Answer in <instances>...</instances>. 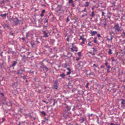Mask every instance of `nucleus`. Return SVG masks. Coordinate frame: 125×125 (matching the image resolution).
Here are the masks:
<instances>
[{
  "instance_id": "obj_1",
  "label": "nucleus",
  "mask_w": 125,
  "mask_h": 125,
  "mask_svg": "<svg viewBox=\"0 0 125 125\" xmlns=\"http://www.w3.org/2000/svg\"><path fill=\"white\" fill-rule=\"evenodd\" d=\"M40 67L43 70V71L45 73V75H46V73L49 70V69L42 63H41Z\"/></svg>"
},
{
  "instance_id": "obj_2",
  "label": "nucleus",
  "mask_w": 125,
  "mask_h": 125,
  "mask_svg": "<svg viewBox=\"0 0 125 125\" xmlns=\"http://www.w3.org/2000/svg\"><path fill=\"white\" fill-rule=\"evenodd\" d=\"M70 112H67L66 111H64L63 113V117L65 119H68L70 117Z\"/></svg>"
},
{
  "instance_id": "obj_3",
  "label": "nucleus",
  "mask_w": 125,
  "mask_h": 125,
  "mask_svg": "<svg viewBox=\"0 0 125 125\" xmlns=\"http://www.w3.org/2000/svg\"><path fill=\"white\" fill-rule=\"evenodd\" d=\"M86 63V62L84 61H80L77 64V65L78 67L81 68H82L84 66Z\"/></svg>"
},
{
  "instance_id": "obj_4",
  "label": "nucleus",
  "mask_w": 125,
  "mask_h": 125,
  "mask_svg": "<svg viewBox=\"0 0 125 125\" xmlns=\"http://www.w3.org/2000/svg\"><path fill=\"white\" fill-rule=\"evenodd\" d=\"M114 28L116 31L118 32L121 31V27L119 26V24L118 23L115 25Z\"/></svg>"
},
{
  "instance_id": "obj_5",
  "label": "nucleus",
  "mask_w": 125,
  "mask_h": 125,
  "mask_svg": "<svg viewBox=\"0 0 125 125\" xmlns=\"http://www.w3.org/2000/svg\"><path fill=\"white\" fill-rule=\"evenodd\" d=\"M113 36L111 34V33L109 35H108L106 37V40L109 41H111V42H112V40L113 39Z\"/></svg>"
},
{
  "instance_id": "obj_6",
  "label": "nucleus",
  "mask_w": 125,
  "mask_h": 125,
  "mask_svg": "<svg viewBox=\"0 0 125 125\" xmlns=\"http://www.w3.org/2000/svg\"><path fill=\"white\" fill-rule=\"evenodd\" d=\"M24 71V70L22 69H19L18 70L16 73V74H20L21 75L22 74L23 72Z\"/></svg>"
},
{
  "instance_id": "obj_7",
  "label": "nucleus",
  "mask_w": 125,
  "mask_h": 125,
  "mask_svg": "<svg viewBox=\"0 0 125 125\" xmlns=\"http://www.w3.org/2000/svg\"><path fill=\"white\" fill-rule=\"evenodd\" d=\"M66 106L65 107V108L66 109L64 111H66L67 112H70V111L71 109V106L66 105Z\"/></svg>"
},
{
  "instance_id": "obj_8",
  "label": "nucleus",
  "mask_w": 125,
  "mask_h": 125,
  "mask_svg": "<svg viewBox=\"0 0 125 125\" xmlns=\"http://www.w3.org/2000/svg\"><path fill=\"white\" fill-rule=\"evenodd\" d=\"M3 26L4 28H7L9 29H10V28L9 24L4 23Z\"/></svg>"
},
{
  "instance_id": "obj_9",
  "label": "nucleus",
  "mask_w": 125,
  "mask_h": 125,
  "mask_svg": "<svg viewBox=\"0 0 125 125\" xmlns=\"http://www.w3.org/2000/svg\"><path fill=\"white\" fill-rule=\"evenodd\" d=\"M58 81L57 80H56L55 81V83L53 85V88L55 89H57L58 88V86L57 83Z\"/></svg>"
},
{
  "instance_id": "obj_10",
  "label": "nucleus",
  "mask_w": 125,
  "mask_h": 125,
  "mask_svg": "<svg viewBox=\"0 0 125 125\" xmlns=\"http://www.w3.org/2000/svg\"><path fill=\"white\" fill-rule=\"evenodd\" d=\"M16 20L14 21V23L15 25H17L19 24L20 21L17 17H16Z\"/></svg>"
},
{
  "instance_id": "obj_11",
  "label": "nucleus",
  "mask_w": 125,
  "mask_h": 125,
  "mask_svg": "<svg viewBox=\"0 0 125 125\" xmlns=\"http://www.w3.org/2000/svg\"><path fill=\"white\" fill-rule=\"evenodd\" d=\"M13 63L10 66L9 68H11V67H13L15 66L17 63V61H12Z\"/></svg>"
},
{
  "instance_id": "obj_12",
  "label": "nucleus",
  "mask_w": 125,
  "mask_h": 125,
  "mask_svg": "<svg viewBox=\"0 0 125 125\" xmlns=\"http://www.w3.org/2000/svg\"><path fill=\"white\" fill-rule=\"evenodd\" d=\"M18 85V82L17 81L14 82L12 83V86L14 88H16Z\"/></svg>"
},
{
  "instance_id": "obj_13",
  "label": "nucleus",
  "mask_w": 125,
  "mask_h": 125,
  "mask_svg": "<svg viewBox=\"0 0 125 125\" xmlns=\"http://www.w3.org/2000/svg\"><path fill=\"white\" fill-rule=\"evenodd\" d=\"M120 100L122 101L121 103V106L125 105V100L123 99H121Z\"/></svg>"
},
{
  "instance_id": "obj_14",
  "label": "nucleus",
  "mask_w": 125,
  "mask_h": 125,
  "mask_svg": "<svg viewBox=\"0 0 125 125\" xmlns=\"http://www.w3.org/2000/svg\"><path fill=\"white\" fill-rule=\"evenodd\" d=\"M52 100V102L53 103L52 105V106H54L55 104H57L58 101L57 99H53Z\"/></svg>"
},
{
  "instance_id": "obj_15",
  "label": "nucleus",
  "mask_w": 125,
  "mask_h": 125,
  "mask_svg": "<svg viewBox=\"0 0 125 125\" xmlns=\"http://www.w3.org/2000/svg\"><path fill=\"white\" fill-rule=\"evenodd\" d=\"M42 31L43 33L44 34L43 36V37L45 38L48 37L49 36L48 35V33L45 31Z\"/></svg>"
},
{
  "instance_id": "obj_16",
  "label": "nucleus",
  "mask_w": 125,
  "mask_h": 125,
  "mask_svg": "<svg viewBox=\"0 0 125 125\" xmlns=\"http://www.w3.org/2000/svg\"><path fill=\"white\" fill-rule=\"evenodd\" d=\"M97 32L96 31H91L90 33L92 36H93L97 34Z\"/></svg>"
},
{
  "instance_id": "obj_17",
  "label": "nucleus",
  "mask_w": 125,
  "mask_h": 125,
  "mask_svg": "<svg viewBox=\"0 0 125 125\" xmlns=\"http://www.w3.org/2000/svg\"><path fill=\"white\" fill-rule=\"evenodd\" d=\"M5 1L4 0H0V4L2 6H4L5 5Z\"/></svg>"
},
{
  "instance_id": "obj_18",
  "label": "nucleus",
  "mask_w": 125,
  "mask_h": 125,
  "mask_svg": "<svg viewBox=\"0 0 125 125\" xmlns=\"http://www.w3.org/2000/svg\"><path fill=\"white\" fill-rule=\"evenodd\" d=\"M95 15L94 13V11H92L91 14H89V16L90 17H94Z\"/></svg>"
},
{
  "instance_id": "obj_19",
  "label": "nucleus",
  "mask_w": 125,
  "mask_h": 125,
  "mask_svg": "<svg viewBox=\"0 0 125 125\" xmlns=\"http://www.w3.org/2000/svg\"><path fill=\"white\" fill-rule=\"evenodd\" d=\"M68 56L69 59H70L71 57L72 56V54L69 52H68L67 54Z\"/></svg>"
},
{
  "instance_id": "obj_20",
  "label": "nucleus",
  "mask_w": 125,
  "mask_h": 125,
  "mask_svg": "<svg viewBox=\"0 0 125 125\" xmlns=\"http://www.w3.org/2000/svg\"><path fill=\"white\" fill-rule=\"evenodd\" d=\"M7 14L6 13L4 14H1L0 15V16H1L3 19H5L6 18V16Z\"/></svg>"
},
{
  "instance_id": "obj_21",
  "label": "nucleus",
  "mask_w": 125,
  "mask_h": 125,
  "mask_svg": "<svg viewBox=\"0 0 125 125\" xmlns=\"http://www.w3.org/2000/svg\"><path fill=\"white\" fill-rule=\"evenodd\" d=\"M111 66H108L106 67L107 72V73H109L110 72V71L109 69L110 68Z\"/></svg>"
},
{
  "instance_id": "obj_22",
  "label": "nucleus",
  "mask_w": 125,
  "mask_h": 125,
  "mask_svg": "<svg viewBox=\"0 0 125 125\" xmlns=\"http://www.w3.org/2000/svg\"><path fill=\"white\" fill-rule=\"evenodd\" d=\"M66 86L67 88L69 89L70 90V89L73 87V85L68 84L66 85Z\"/></svg>"
},
{
  "instance_id": "obj_23",
  "label": "nucleus",
  "mask_w": 125,
  "mask_h": 125,
  "mask_svg": "<svg viewBox=\"0 0 125 125\" xmlns=\"http://www.w3.org/2000/svg\"><path fill=\"white\" fill-rule=\"evenodd\" d=\"M88 116L90 119H91L93 118L94 116V115L93 114H88Z\"/></svg>"
},
{
  "instance_id": "obj_24",
  "label": "nucleus",
  "mask_w": 125,
  "mask_h": 125,
  "mask_svg": "<svg viewBox=\"0 0 125 125\" xmlns=\"http://www.w3.org/2000/svg\"><path fill=\"white\" fill-rule=\"evenodd\" d=\"M66 75L64 73H62L59 75V76L61 77L62 78L64 79Z\"/></svg>"
},
{
  "instance_id": "obj_25",
  "label": "nucleus",
  "mask_w": 125,
  "mask_h": 125,
  "mask_svg": "<svg viewBox=\"0 0 125 125\" xmlns=\"http://www.w3.org/2000/svg\"><path fill=\"white\" fill-rule=\"evenodd\" d=\"M12 93L14 95H16L18 93V91L16 90H13L12 91Z\"/></svg>"
},
{
  "instance_id": "obj_26",
  "label": "nucleus",
  "mask_w": 125,
  "mask_h": 125,
  "mask_svg": "<svg viewBox=\"0 0 125 125\" xmlns=\"http://www.w3.org/2000/svg\"><path fill=\"white\" fill-rule=\"evenodd\" d=\"M71 51H72V52H74V51H75L76 52H77L78 51V48L77 47H76V48L75 49H73L72 48H71Z\"/></svg>"
},
{
  "instance_id": "obj_27",
  "label": "nucleus",
  "mask_w": 125,
  "mask_h": 125,
  "mask_svg": "<svg viewBox=\"0 0 125 125\" xmlns=\"http://www.w3.org/2000/svg\"><path fill=\"white\" fill-rule=\"evenodd\" d=\"M75 44V43H73L72 44V47L71 48H72L73 49H75L77 47L74 45V44Z\"/></svg>"
},
{
  "instance_id": "obj_28",
  "label": "nucleus",
  "mask_w": 125,
  "mask_h": 125,
  "mask_svg": "<svg viewBox=\"0 0 125 125\" xmlns=\"http://www.w3.org/2000/svg\"><path fill=\"white\" fill-rule=\"evenodd\" d=\"M82 121L81 122H83L84 121H86V117H82L81 119Z\"/></svg>"
},
{
  "instance_id": "obj_29",
  "label": "nucleus",
  "mask_w": 125,
  "mask_h": 125,
  "mask_svg": "<svg viewBox=\"0 0 125 125\" xmlns=\"http://www.w3.org/2000/svg\"><path fill=\"white\" fill-rule=\"evenodd\" d=\"M117 88H116L115 89H113V93H115L116 92V91L117 90H118V89L120 87L119 86L117 85Z\"/></svg>"
},
{
  "instance_id": "obj_30",
  "label": "nucleus",
  "mask_w": 125,
  "mask_h": 125,
  "mask_svg": "<svg viewBox=\"0 0 125 125\" xmlns=\"http://www.w3.org/2000/svg\"><path fill=\"white\" fill-rule=\"evenodd\" d=\"M110 78L108 77H106L105 79V81H107L108 82V83H109L108 82L109 81V80H110ZM109 84L110 85L111 83H109Z\"/></svg>"
},
{
  "instance_id": "obj_31",
  "label": "nucleus",
  "mask_w": 125,
  "mask_h": 125,
  "mask_svg": "<svg viewBox=\"0 0 125 125\" xmlns=\"http://www.w3.org/2000/svg\"><path fill=\"white\" fill-rule=\"evenodd\" d=\"M85 40V39L84 38H82V42L81 43L80 45H82L83 44H84V41Z\"/></svg>"
},
{
  "instance_id": "obj_32",
  "label": "nucleus",
  "mask_w": 125,
  "mask_h": 125,
  "mask_svg": "<svg viewBox=\"0 0 125 125\" xmlns=\"http://www.w3.org/2000/svg\"><path fill=\"white\" fill-rule=\"evenodd\" d=\"M97 37H95L94 38V43H96L97 44L98 43L97 42Z\"/></svg>"
},
{
  "instance_id": "obj_33",
  "label": "nucleus",
  "mask_w": 125,
  "mask_h": 125,
  "mask_svg": "<svg viewBox=\"0 0 125 125\" xmlns=\"http://www.w3.org/2000/svg\"><path fill=\"white\" fill-rule=\"evenodd\" d=\"M12 49H9L7 52L8 54H10L12 53Z\"/></svg>"
},
{
  "instance_id": "obj_34",
  "label": "nucleus",
  "mask_w": 125,
  "mask_h": 125,
  "mask_svg": "<svg viewBox=\"0 0 125 125\" xmlns=\"http://www.w3.org/2000/svg\"><path fill=\"white\" fill-rule=\"evenodd\" d=\"M86 4L84 5V7H88L89 6L90 3L88 2H87L85 3Z\"/></svg>"
},
{
  "instance_id": "obj_35",
  "label": "nucleus",
  "mask_w": 125,
  "mask_h": 125,
  "mask_svg": "<svg viewBox=\"0 0 125 125\" xmlns=\"http://www.w3.org/2000/svg\"><path fill=\"white\" fill-rule=\"evenodd\" d=\"M30 34L29 32H28L26 33V38L29 36V35Z\"/></svg>"
},
{
  "instance_id": "obj_36",
  "label": "nucleus",
  "mask_w": 125,
  "mask_h": 125,
  "mask_svg": "<svg viewBox=\"0 0 125 125\" xmlns=\"http://www.w3.org/2000/svg\"><path fill=\"white\" fill-rule=\"evenodd\" d=\"M63 56L66 59H69V58L68 57V56L67 55H65V54H63Z\"/></svg>"
},
{
  "instance_id": "obj_37",
  "label": "nucleus",
  "mask_w": 125,
  "mask_h": 125,
  "mask_svg": "<svg viewBox=\"0 0 125 125\" xmlns=\"http://www.w3.org/2000/svg\"><path fill=\"white\" fill-rule=\"evenodd\" d=\"M16 17H15V18H14L13 17H12L11 19V20H12V21H13L14 22V21H16Z\"/></svg>"
},
{
  "instance_id": "obj_38",
  "label": "nucleus",
  "mask_w": 125,
  "mask_h": 125,
  "mask_svg": "<svg viewBox=\"0 0 125 125\" xmlns=\"http://www.w3.org/2000/svg\"><path fill=\"white\" fill-rule=\"evenodd\" d=\"M112 51L111 49H109V51L108 52V54L109 55H110L112 54Z\"/></svg>"
},
{
  "instance_id": "obj_39",
  "label": "nucleus",
  "mask_w": 125,
  "mask_h": 125,
  "mask_svg": "<svg viewBox=\"0 0 125 125\" xmlns=\"http://www.w3.org/2000/svg\"><path fill=\"white\" fill-rule=\"evenodd\" d=\"M107 18H108L110 19L111 17V16H110V12H109L107 14Z\"/></svg>"
},
{
  "instance_id": "obj_40",
  "label": "nucleus",
  "mask_w": 125,
  "mask_h": 125,
  "mask_svg": "<svg viewBox=\"0 0 125 125\" xmlns=\"http://www.w3.org/2000/svg\"><path fill=\"white\" fill-rule=\"evenodd\" d=\"M81 52H79L78 53V55L80 57H81L82 56V55L81 54Z\"/></svg>"
},
{
  "instance_id": "obj_41",
  "label": "nucleus",
  "mask_w": 125,
  "mask_h": 125,
  "mask_svg": "<svg viewBox=\"0 0 125 125\" xmlns=\"http://www.w3.org/2000/svg\"><path fill=\"white\" fill-rule=\"evenodd\" d=\"M50 40L52 43H53L55 41V40L53 39H51Z\"/></svg>"
},
{
  "instance_id": "obj_42",
  "label": "nucleus",
  "mask_w": 125,
  "mask_h": 125,
  "mask_svg": "<svg viewBox=\"0 0 125 125\" xmlns=\"http://www.w3.org/2000/svg\"><path fill=\"white\" fill-rule=\"evenodd\" d=\"M41 113L42 114H43L44 116H45L46 115V114L44 111H42L41 112Z\"/></svg>"
},
{
  "instance_id": "obj_43",
  "label": "nucleus",
  "mask_w": 125,
  "mask_h": 125,
  "mask_svg": "<svg viewBox=\"0 0 125 125\" xmlns=\"http://www.w3.org/2000/svg\"><path fill=\"white\" fill-rule=\"evenodd\" d=\"M21 77H22L24 80L25 79H27V78L26 77H25V75H24L23 76H21Z\"/></svg>"
},
{
  "instance_id": "obj_44",
  "label": "nucleus",
  "mask_w": 125,
  "mask_h": 125,
  "mask_svg": "<svg viewBox=\"0 0 125 125\" xmlns=\"http://www.w3.org/2000/svg\"><path fill=\"white\" fill-rule=\"evenodd\" d=\"M82 12H87V11L86 10V8H85L83 10H82Z\"/></svg>"
},
{
  "instance_id": "obj_45",
  "label": "nucleus",
  "mask_w": 125,
  "mask_h": 125,
  "mask_svg": "<svg viewBox=\"0 0 125 125\" xmlns=\"http://www.w3.org/2000/svg\"><path fill=\"white\" fill-rule=\"evenodd\" d=\"M105 13L103 11H102V16H105L104 15V14H105Z\"/></svg>"
},
{
  "instance_id": "obj_46",
  "label": "nucleus",
  "mask_w": 125,
  "mask_h": 125,
  "mask_svg": "<svg viewBox=\"0 0 125 125\" xmlns=\"http://www.w3.org/2000/svg\"><path fill=\"white\" fill-rule=\"evenodd\" d=\"M62 6L61 5H58L57 6V8L58 9V8H62Z\"/></svg>"
},
{
  "instance_id": "obj_47",
  "label": "nucleus",
  "mask_w": 125,
  "mask_h": 125,
  "mask_svg": "<svg viewBox=\"0 0 125 125\" xmlns=\"http://www.w3.org/2000/svg\"><path fill=\"white\" fill-rule=\"evenodd\" d=\"M45 20H46V22L47 23H48V20L47 19V17H45Z\"/></svg>"
},
{
  "instance_id": "obj_48",
  "label": "nucleus",
  "mask_w": 125,
  "mask_h": 125,
  "mask_svg": "<svg viewBox=\"0 0 125 125\" xmlns=\"http://www.w3.org/2000/svg\"><path fill=\"white\" fill-rule=\"evenodd\" d=\"M70 21V20L69 19V18L68 17H67V19L66 20V22H67Z\"/></svg>"
},
{
  "instance_id": "obj_49",
  "label": "nucleus",
  "mask_w": 125,
  "mask_h": 125,
  "mask_svg": "<svg viewBox=\"0 0 125 125\" xmlns=\"http://www.w3.org/2000/svg\"><path fill=\"white\" fill-rule=\"evenodd\" d=\"M71 71H69L68 72H67V75H68L70 74L71 73Z\"/></svg>"
},
{
  "instance_id": "obj_50",
  "label": "nucleus",
  "mask_w": 125,
  "mask_h": 125,
  "mask_svg": "<svg viewBox=\"0 0 125 125\" xmlns=\"http://www.w3.org/2000/svg\"><path fill=\"white\" fill-rule=\"evenodd\" d=\"M89 84V83H87L86 84V88H88V85Z\"/></svg>"
},
{
  "instance_id": "obj_51",
  "label": "nucleus",
  "mask_w": 125,
  "mask_h": 125,
  "mask_svg": "<svg viewBox=\"0 0 125 125\" xmlns=\"http://www.w3.org/2000/svg\"><path fill=\"white\" fill-rule=\"evenodd\" d=\"M31 47L32 48H33V45H35V44L34 43H33L32 42L31 43Z\"/></svg>"
},
{
  "instance_id": "obj_52",
  "label": "nucleus",
  "mask_w": 125,
  "mask_h": 125,
  "mask_svg": "<svg viewBox=\"0 0 125 125\" xmlns=\"http://www.w3.org/2000/svg\"><path fill=\"white\" fill-rule=\"evenodd\" d=\"M9 34L10 35L14 36V33H12L11 32H10Z\"/></svg>"
},
{
  "instance_id": "obj_53",
  "label": "nucleus",
  "mask_w": 125,
  "mask_h": 125,
  "mask_svg": "<svg viewBox=\"0 0 125 125\" xmlns=\"http://www.w3.org/2000/svg\"><path fill=\"white\" fill-rule=\"evenodd\" d=\"M111 59L112 61H115V60L114 58L113 57H111Z\"/></svg>"
},
{
  "instance_id": "obj_54",
  "label": "nucleus",
  "mask_w": 125,
  "mask_h": 125,
  "mask_svg": "<svg viewBox=\"0 0 125 125\" xmlns=\"http://www.w3.org/2000/svg\"><path fill=\"white\" fill-rule=\"evenodd\" d=\"M122 36H125V32H124V31H123L122 32Z\"/></svg>"
},
{
  "instance_id": "obj_55",
  "label": "nucleus",
  "mask_w": 125,
  "mask_h": 125,
  "mask_svg": "<svg viewBox=\"0 0 125 125\" xmlns=\"http://www.w3.org/2000/svg\"><path fill=\"white\" fill-rule=\"evenodd\" d=\"M80 59V57H78V58H76V61H78Z\"/></svg>"
},
{
  "instance_id": "obj_56",
  "label": "nucleus",
  "mask_w": 125,
  "mask_h": 125,
  "mask_svg": "<svg viewBox=\"0 0 125 125\" xmlns=\"http://www.w3.org/2000/svg\"><path fill=\"white\" fill-rule=\"evenodd\" d=\"M69 3H73V0H69Z\"/></svg>"
},
{
  "instance_id": "obj_57",
  "label": "nucleus",
  "mask_w": 125,
  "mask_h": 125,
  "mask_svg": "<svg viewBox=\"0 0 125 125\" xmlns=\"http://www.w3.org/2000/svg\"><path fill=\"white\" fill-rule=\"evenodd\" d=\"M83 38H84L83 37V35L82 36H80V39H81L82 40Z\"/></svg>"
},
{
  "instance_id": "obj_58",
  "label": "nucleus",
  "mask_w": 125,
  "mask_h": 125,
  "mask_svg": "<svg viewBox=\"0 0 125 125\" xmlns=\"http://www.w3.org/2000/svg\"><path fill=\"white\" fill-rule=\"evenodd\" d=\"M113 87H115L116 86V84L115 83H113L112 84Z\"/></svg>"
},
{
  "instance_id": "obj_59",
  "label": "nucleus",
  "mask_w": 125,
  "mask_h": 125,
  "mask_svg": "<svg viewBox=\"0 0 125 125\" xmlns=\"http://www.w3.org/2000/svg\"><path fill=\"white\" fill-rule=\"evenodd\" d=\"M108 63L107 62H106L105 63H104V64L106 65L107 67V66H110L109 65H108Z\"/></svg>"
},
{
  "instance_id": "obj_60",
  "label": "nucleus",
  "mask_w": 125,
  "mask_h": 125,
  "mask_svg": "<svg viewBox=\"0 0 125 125\" xmlns=\"http://www.w3.org/2000/svg\"><path fill=\"white\" fill-rule=\"evenodd\" d=\"M98 66V65H97L96 64H93V67H94V66H95L96 67H97Z\"/></svg>"
},
{
  "instance_id": "obj_61",
  "label": "nucleus",
  "mask_w": 125,
  "mask_h": 125,
  "mask_svg": "<svg viewBox=\"0 0 125 125\" xmlns=\"http://www.w3.org/2000/svg\"><path fill=\"white\" fill-rule=\"evenodd\" d=\"M2 122H4L5 120V118L4 117L2 118Z\"/></svg>"
},
{
  "instance_id": "obj_62",
  "label": "nucleus",
  "mask_w": 125,
  "mask_h": 125,
  "mask_svg": "<svg viewBox=\"0 0 125 125\" xmlns=\"http://www.w3.org/2000/svg\"><path fill=\"white\" fill-rule=\"evenodd\" d=\"M42 101L43 102L45 103H46V104H47L48 103V102H46V101H45L43 100H42Z\"/></svg>"
},
{
  "instance_id": "obj_63",
  "label": "nucleus",
  "mask_w": 125,
  "mask_h": 125,
  "mask_svg": "<svg viewBox=\"0 0 125 125\" xmlns=\"http://www.w3.org/2000/svg\"><path fill=\"white\" fill-rule=\"evenodd\" d=\"M37 78L36 77H34L33 78V79L34 80V82H36Z\"/></svg>"
},
{
  "instance_id": "obj_64",
  "label": "nucleus",
  "mask_w": 125,
  "mask_h": 125,
  "mask_svg": "<svg viewBox=\"0 0 125 125\" xmlns=\"http://www.w3.org/2000/svg\"><path fill=\"white\" fill-rule=\"evenodd\" d=\"M45 10H42V11L41 12H42V13H45Z\"/></svg>"
}]
</instances>
